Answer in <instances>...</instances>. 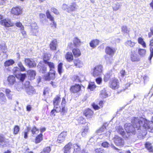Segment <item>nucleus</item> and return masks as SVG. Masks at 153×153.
<instances>
[{"label": "nucleus", "instance_id": "2f4dec72", "mask_svg": "<svg viewBox=\"0 0 153 153\" xmlns=\"http://www.w3.org/2000/svg\"><path fill=\"white\" fill-rule=\"evenodd\" d=\"M112 75V74L111 71L108 72L104 76V81L105 82L108 81L110 79Z\"/></svg>", "mask_w": 153, "mask_h": 153}, {"label": "nucleus", "instance_id": "c756f323", "mask_svg": "<svg viewBox=\"0 0 153 153\" xmlns=\"http://www.w3.org/2000/svg\"><path fill=\"white\" fill-rule=\"evenodd\" d=\"M78 122L80 124H86V126H88L89 125V123L85 122V119L82 117H79L77 120Z\"/></svg>", "mask_w": 153, "mask_h": 153}, {"label": "nucleus", "instance_id": "7c9ffc66", "mask_svg": "<svg viewBox=\"0 0 153 153\" xmlns=\"http://www.w3.org/2000/svg\"><path fill=\"white\" fill-rule=\"evenodd\" d=\"M72 52L75 57H78L81 55V52L79 49L74 48L72 50Z\"/></svg>", "mask_w": 153, "mask_h": 153}, {"label": "nucleus", "instance_id": "052dcab7", "mask_svg": "<svg viewBox=\"0 0 153 153\" xmlns=\"http://www.w3.org/2000/svg\"><path fill=\"white\" fill-rule=\"evenodd\" d=\"M152 35H153V27H151L150 28V32L149 33L148 36L150 38Z\"/></svg>", "mask_w": 153, "mask_h": 153}, {"label": "nucleus", "instance_id": "9b49d317", "mask_svg": "<svg viewBox=\"0 0 153 153\" xmlns=\"http://www.w3.org/2000/svg\"><path fill=\"white\" fill-rule=\"evenodd\" d=\"M114 143L117 146H122L124 145V142L123 139L118 136H115L113 138Z\"/></svg>", "mask_w": 153, "mask_h": 153}, {"label": "nucleus", "instance_id": "b1692460", "mask_svg": "<svg viewBox=\"0 0 153 153\" xmlns=\"http://www.w3.org/2000/svg\"><path fill=\"white\" fill-rule=\"evenodd\" d=\"M74 65L77 68H81L83 66V62L79 59H75L74 61Z\"/></svg>", "mask_w": 153, "mask_h": 153}, {"label": "nucleus", "instance_id": "5fc2aeb1", "mask_svg": "<svg viewBox=\"0 0 153 153\" xmlns=\"http://www.w3.org/2000/svg\"><path fill=\"white\" fill-rule=\"evenodd\" d=\"M119 75L122 77H124L126 75L125 71L124 70H121L120 72Z\"/></svg>", "mask_w": 153, "mask_h": 153}, {"label": "nucleus", "instance_id": "423d86ee", "mask_svg": "<svg viewBox=\"0 0 153 153\" xmlns=\"http://www.w3.org/2000/svg\"><path fill=\"white\" fill-rule=\"evenodd\" d=\"M125 130L128 135L134 134L135 133V129L133 125L129 123H126L124 125Z\"/></svg>", "mask_w": 153, "mask_h": 153}, {"label": "nucleus", "instance_id": "393cba45", "mask_svg": "<svg viewBox=\"0 0 153 153\" xmlns=\"http://www.w3.org/2000/svg\"><path fill=\"white\" fill-rule=\"evenodd\" d=\"M131 60L132 62L138 61L139 60L138 56L134 52H132L131 54Z\"/></svg>", "mask_w": 153, "mask_h": 153}, {"label": "nucleus", "instance_id": "e2e57ef3", "mask_svg": "<svg viewBox=\"0 0 153 153\" xmlns=\"http://www.w3.org/2000/svg\"><path fill=\"white\" fill-rule=\"evenodd\" d=\"M95 151L96 153H102L103 152L101 148L96 149Z\"/></svg>", "mask_w": 153, "mask_h": 153}, {"label": "nucleus", "instance_id": "f03ea898", "mask_svg": "<svg viewBox=\"0 0 153 153\" xmlns=\"http://www.w3.org/2000/svg\"><path fill=\"white\" fill-rule=\"evenodd\" d=\"M131 123L135 129L137 130H143L145 119L143 118L134 117L131 120Z\"/></svg>", "mask_w": 153, "mask_h": 153}, {"label": "nucleus", "instance_id": "ea45409f", "mask_svg": "<svg viewBox=\"0 0 153 153\" xmlns=\"http://www.w3.org/2000/svg\"><path fill=\"white\" fill-rule=\"evenodd\" d=\"M63 63L62 62L60 63L58 65V71L59 74L61 75L63 72L62 69Z\"/></svg>", "mask_w": 153, "mask_h": 153}, {"label": "nucleus", "instance_id": "cd10ccee", "mask_svg": "<svg viewBox=\"0 0 153 153\" xmlns=\"http://www.w3.org/2000/svg\"><path fill=\"white\" fill-rule=\"evenodd\" d=\"M77 8V5L75 3H73L68 7V12L75 11Z\"/></svg>", "mask_w": 153, "mask_h": 153}, {"label": "nucleus", "instance_id": "f257e3e1", "mask_svg": "<svg viewBox=\"0 0 153 153\" xmlns=\"http://www.w3.org/2000/svg\"><path fill=\"white\" fill-rule=\"evenodd\" d=\"M44 61L46 66H48L50 68L49 72L44 76L45 79L48 80L54 79L55 77V71L54 70L55 66L54 63L45 60H44Z\"/></svg>", "mask_w": 153, "mask_h": 153}, {"label": "nucleus", "instance_id": "3c124183", "mask_svg": "<svg viewBox=\"0 0 153 153\" xmlns=\"http://www.w3.org/2000/svg\"><path fill=\"white\" fill-rule=\"evenodd\" d=\"M23 85L22 83H19L18 84L16 88L18 91H21L23 89Z\"/></svg>", "mask_w": 153, "mask_h": 153}, {"label": "nucleus", "instance_id": "bf43d9fd", "mask_svg": "<svg viewBox=\"0 0 153 153\" xmlns=\"http://www.w3.org/2000/svg\"><path fill=\"white\" fill-rule=\"evenodd\" d=\"M24 27H22L21 28V33H22L23 36L24 37H25L26 36V33L25 31L24 30Z\"/></svg>", "mask_w": 153, "mask_h": 153}, {"label": "nucleus", "instance_id": "79ce46f5", "mask_svg": "<svg viewBox=\"0 0 153 153\" xmlns=\"http://www.w3.org/2000/svg\"><path fill=\"white\" fill-rule=\"evenodd\" d=\"M146 147L150 152H153V149H152L151 144L149 143L146 142L145 144Z\"/></svg>", "mask_w": 153, "mask_h": 153}, {"label": "nucleus", "instance_id": "f704fd0d", "mask_svg": "<svg viewBox=\"0 0 153 153\" xmlns=\"http://www.w3.org/2000/svg\"><path fill=\"white\" fill-rule=\"evenodd\" d=\"M14 63L15 61L13 60L10 59L5 61L4 63V65L5 67H7L12 65Z\"/></svg>", "mask_w": 153, "mask_h": 153}, {"label": "nucleus", "instance_id": "7ed1b4c3", "mask_svg": "<svg viewBox=\"0 0 153 153\" xmlns=\"http://www.w3.org/2000/svg\"><path fill=\"white\" fill-rule=\"evenodd\" d=\"M61 98L59 97H57L54 99L53 101V104L54 108H56L57 112H60L62 115H64L66 112V109L63 106L62 108L59 106V104L60 103Z\"/></svg>", "mask_w": 153, "mask_h": 153}, {"label": "nucleus", "instance_id": "a211bd4d", "mask_svg": "<svg viewBox=\"0 0 153 153\" xmlns=\"http://www.w3.org/2000/svg\"><path fill=\"white\" fill-rule=\"evenodd\" d=\"M116 50L114 48L107 47L105 49L106 53L112 56L115 53Z\"/></svg>", "mask_w": 153, "mask_h": 153}, {"label": "nucleus", "instance_id": "864d4df0", "mask_svg": "<svg viewBox=\"0 0 153 153\" xmlns=\"http://www.w3.org/2000/svg\"><path fill=\"white\" fill-rule=\"evenodd\" d=\"M115 6H114L113 7L114 10L116 11L118 10L120 7V5L118 3L115 4Z\"/></svg>", "mask_w": 153, "mask_h": 153}, {"label": "nucleus", "instance_id": "f8f14e48", "mask_svg": "<svg viewBox=\"0 0 153 153\" xmlns=\"http://www.w3.org/2000/svg\"><path fill=\"white\" fill-rule=\"evenodd\" d=\"M24 62L25 65L30 68L34 67L36 65L35 62L32 59L25 58Z\"/></svg>", "mask_w": 153, "mask_h": 153}, {"label": "nucleus", "instance_id": "72a5a7b5", "mask_svg": "<svg viewBox=\"0 0 153 153\" xmlns=\"http://www.w3.org/2000/svg\"><path fill=\"white\" fill-rule=\"evenodd\" d=\"M150 55L149 57V60H150L153 56V38L150 41Z\"/></svg>", "mask_w": 153, "mask_h": 153}, {"label": "nucleus", "instance_id": "c9c22d12", "mask_svg": "<svg viewBox=\"0 0 153 153\" xmlns=\"http://www.w3.org/2000/svg\"><path fill=\"white\" fill-rule=\"evenodd\" d=\"M65 58L68 61H72L73 59V56L71 52H68L65 55Z\"/></svg>", "mask_w": 153, "mask_h": 153}, {"label": "nucleus", "instance_id": "20e7f679", "mask_svg": "<svg viewBox=\"0 0 153 153\" xmlns=\"http://www.w3.org/2000/svg\"><path fill=\"white\" fill-rule=\"evenodd\" d=\"M13 71L14 75L16 78L19 79L22 82L24 81L26 76V74H21L20 72L21 71L18 67H14L13 69Z\"/></svg>", "mask_w": 153, "mask_h": 153}, {"label": "nucleus", "instance_id": "a19ab883", "mask_svg": "<svg viewBox=\"0 0 153 153\" xmlns=\"http://www.w3.org/2000/svg\"><path fill=\"white\" fill-rule=\"evenodd\" d=\"M42 134H40L36 137L35 139V143H39L43 140Z\"/></svg>", "mask_w": 153, "mask_h": 153}, {"label": "nucleus", "instance_id": "a878e982", "mask_svg": "<svg viewBox=\"0 0 153 153\" xmlns=\"http://www.w3.org/2000/svg\"><path fill=\"white\" fill-rule=\"evenodd\" d=\"M7 100L4 94L2 92H0V103L3 104Z\"/></svg>", "mask_w": 153, "mask_h": 153}, {"label": "nucleus", "instance_id": "6ab92c4d", "mask_svg": "<svg viewBox=\"0 0 153 153\" xmlns=\"http://www.w3.org/2000/svg\"><path fill=\"white\" fill-rule=\"evenodd\" d=\"M57 46V41L56 39L52 40L50 44V48L52 50H56Z\"/></svg>", "mask_w": 153, "mask_h": 153}, {"label": "nucleus", "instance_id": "8fccbe9b", "mask_svg": "<svg viewBox=\"0 0 153 153\" xmlns=\"http://www.w3.org/2000/svg\"><path fill=\"white\" fill-rule=\"evenodd\" d=\"M20 130V128L18 126H16L14 128L13 133L15 134H18Z\"/></svg>", "mask_w": 153, "mask_h": 153}, {"label": "nucleus", "instance_id": "c03bdc74", "mask_svg": "<svg viewBox=\"0 0 153 153\" xmlns=\"http://www.w3.org/2000/svg\"><path fill=\"white\" fill-rule=\"evenodd\" d=\"M122 31L124 33H128L130 31V29L126 26H123L121 27Z\"/></svg>", "mask_w": 153, "mask_h": 153}, {"label": "nucleus", "instance_id": "5701e85b", "mask_svg": "<svg viewBox=\"0 0 153 153\" xmlns=\"http://www.w3.org/2000/svg\"><path fill=\"white\" fill-rule=\"evenodd\" d=\"M72 146V144L71 143H69L66 145L64 147V153H70V150Z\"/></svg>", "mask_w": 153, "mask_h": 153}, {"label": "nucleus", "instance_id": "dca6fc26", "mask_svg": "<svg viewBox=\"0 0 153 153\" xmlns=\"http://www.w3.org/2000/svg\"><path fill=\"white\" fill-rule=\"evenodd\" d=\"M84 114L87 119H90L92 118L93 114V112L91 109H88L84 111Z\"/></svg>", "mask_w": 153, "mask_h": 153}, {"label": "nucleus", "instance_id": "1a4fd4ad", "mask_svg": "<svg viewBox=\"0 0 153 153\" xmlns=\"http://www.w3.org/2000/svg\"><path fill=\"white\" fill-rule=\"evenodd\" d=\"M147 129L150 132L153 133V122L152 121H149L145 120V123L144 124V129ZM144 131H145V130Z\"/></svg>", "mask_w": 153, "mask_h": 153}, {"label": "nucleus", "instance_id": "473e14b6", "mask_svg": "<svg viewBox=\"0 0 153 153\" xmlns=\"http://www.w3.org/2000/svg\"><path fill=\"white\" fill-rule=\"evenodd\" d=\"M73 43L75 46L78 47L80 45L81 42L79 39L76 37L74 39Z\"/></svg>", "mask_w": 153, "mask_h": 153}, {"label": "nucleus", "instance_id": "680f3d73", "mask_svg": "<svg viewBox=\"0 0 153 153\" xmlns=\"http://www.w3.org/2000/svg\"><path fill=\"white\" fill-rule=\"evenodd\" d=\"M51 11L55 14H58V12L57 10L54 8H51Z\"/></svg>", "mask_w": 153, "mask_h": 153}, {"label": "nucleus", "instance_id": "09e8293b", "mask_svg": "<svg viewBox=\"0 0 153 153\" xmlns=\"http://www.w3.org/2000/svg\"><path fill=\"white\" fill-rule=\"evenodd\" d=\"M31 131L33 134H34L39 132V129L37 128L35 126H34L32 128Z\"/></svg>", "mask_w": 153, "mask_h": 153}, {"label": "nucleus", "instance_id": "338daca9", "mask_svg": "<svg viewBox=\"0 0 153 153\" xmlns=\"http://www.w3.org/2000/svg\"><path fill=\"white\" fill-rule=\"evenodd\" d=\"M16 26L19 27H20V29L22 27H24L22 25V24L21 23L19 22H17L16 24Z\"/></svg>", "mask_w": 153, "mask_h": 153}, {"label": "nucleus", "instance_id": "39448f33", "mask_svg": "<svg viewBox=\"0 0 153 153\" xmlns=\"http://www.w3.org/2000/svg\"><path fill=\"white\" fill-rule=\"evenodd\" d=\"M102 66L101 65L96 66L93 69L92 74L95 77L100 76L102 73Z\"/></svg>", "mask_w": 153, "mask_h": 153}, {"label": "nucleus", "instance_id": "0e129e2a", "mask_svg": "<svg viewBox=\"0 0 153 153\" xmlns=\"http://www.w3.org/2000/svg\"><path fill=\"white\" fill-rule=\"evenodd\" d=\"M102 78L100 77H99L96 79V82L98 84H100L102 82Z\"/></svg>", "mask_w": 153, "mask_h": 153}, {"label": "nucleus", "instance_id": "ddd939ff", "mask_svg": "<svg viewBox=\"0 0 153 153\" xmlns=\"http://www.w3.org/2000/svg\"><path fill=\"white\" fill-rule=\"evenodd\" d=\"M67 135V132L66 131H63L61 133L58 137L57 142L61 143L64 142Z\"/></svg>", "mask_w": 153, "mask_h": 153}, {"label": "nucleus", "instance_id": "2eb2a0df", "mask_svg": "<svg viewBox=\"0 0 153 153\" xmlns=\"http://www.w3.org/2000/svg\"><path fill=\"white\" fill-rule=\"evenodd\" d=\"M22 9L21 8L17 7L12 9L11 13L14 15H18L22 13Z\"/></svg>", "mask_w": 153, "mask_h": 153}, {"label": "nucleus", "instance_id": "de8ad7c7", "mask_svg": "<svg viewBox=\"0 0 153 153\" xmlns=\"http://www.w3.org/2000/svg\"><path fill=\"white\" fill-rule=\"evenodd\" d=\"M126 44L127 45L129 46L130 47H134V46L135 44L134 42L130 40L127 41L126 42Z\"/></svg>", "mask_w": 153, "mask_h": 153}, {"label": "nucleus", "instance_id": "37998d69", "mask_svg": "<svg viewBox=\"0 0 153 153\" xmlns=\"http://www.w3.org/2000/svg\"><path fill=\"white\" fill-rule=\"evenodd\" d=\"M138 42L139 44L141 45L143 47H146V43L142 38L139 37L138 39Z\"/></svg>", "mask_w": 153, "mask_h": 153}, {"label": "nucleus", "instance_id": "58836bf2", "mask_svg": "<svg viewBox=\"0 0 153 153\" xmlns=\"http://www.w3.org/2000/svg\"><path fill=\"white\" fill-rule=\"evenodd\" d=\"M17 65L21 71L23 72L26 71L25 68L21 62H19L17 63Z\"/></svg>", "mask_w": 153, "mask_h": 153}, {"label": "nucleus", "instance_id": "c85d7f7f", "mask_svg": "<svg viewBox=\"0 0 153 153\" xmlns=\"http://www.w3.org/2000/svg\"><path fill=\"white\" fill-rule=\"evenodd\" d=\"M99 41L97 39L92 40L90 43V45L91 47L94 48L96 47L99 43Z\"/></svg>", "mask_w": 153, "mask_h": 153}, {"label": "nucleus", "instance_id": "bb28decb", "mask_svg": "<svg viewBox=\"0 0 153 153\" xmlns=\"http://www.w3.org/2000/svg\"><path fill=\"white\" fill-rule=\"evenodd\" d=\"M108 96V94H107L105 89L103 88L100 91V97L102 98H105Z\"/></svg>", "mask_w": 153, "mask_h": 153}, {"label": "nucleus", "instance_id": "aec40b11", "mask_svg": "<svg viewBox=\"0 0 153 153\" xmlns=\"http://www.w3.org/2000/svg\"><path fill=\"white\" fill-rule=\"evenodd\" d=\"M7 81L9 85H13L16 82V78L15 76L13 75L10 76L8 77Z\"/></svg>", "mask_w": 153, "mask_h": 153}, {"label": "nucleus", "instance_id": "4c0bfd02", "mask_svg": "<svg viewBox=\"0 0 153 153\" xmlns=\"http://www.w3.org/2000/svg\"><path fill=\"white\" fill-rule=\"evenodd\" d=\"M116 130L118 133L122 135V136H124L125 134L124 129L121 126H119L117 128Z\"/></svg>", "mask_w": 153, "mask_h": 153}, {"label": "nucleus", "instance_id": "4be33fe9", "mask_svg": "<svg viewBox=\"0 0 153 153\" xmlns=\"http://www.w3.org/2000/svg\"><path fill=\"white\" fill-rule=\"evenodd\" d=\"M27 73L28 74V78L30 79L31 80L34 79L36 75L35 71L33 70H29L28 71Z\"/></svg>", "mask_w": 153, "mask_h": 153}, {"label": "nucleus", "instance_id": "6e6552de", "mask_svg": "<svg viewBox=\"0 0 153 153\" xmlns=\"http://www.w3.org/2000/svg\"><path fill=\"white\" fill-rule=\"evenodd\" d=\"M24 86L25 91L28 94L31 95L35 92L34 88L30 85L29 82H26Z\"/></svg>", "mask_w": 153, "mask_h": 153}, {"label": "nucleus", "instance_id": "6e6d98bb", "mask_svg": "<svg viewBox=\"0 0 153 153\" xmlns=\"http://www.w3.org/2000/svg\"><path fill=\"white\" fill-rule=\"evenodd\" d=\"M73 147L74 149V150H78V151H79L80 150V147L77 144H74L73 145Z\"/></svg>", "mask_w": 153, "mask_h": 153}, {"label": "nucleus", "instance_id": "e433bc0d", "mask_svg": "<svg viewBox=\"0 0 153 153\" xmlns=\"http://www.w3.org/2000/svg\"><path fill=\"white\" fill-rule=\"evenodd\" d=\"M106 124H104L101 128L97 131V133L98 134L101 135V133L103 132L106 129Z\"/></svg>", "mask_w": 153, "mask_h": 153}, {"label": "nucleus", "instance_id": "a18cd8bd", "mask_svg": "<svg viewBox=\"0 0 153 153\" xmlns=\"http://www.w3.org/2000/svg\"><path fill=\"white\" fill-rule=\"evenodd\" d=\"M146 52V50L144 49L139 48L138 50V53L141 56H144L145 55Z\"/></svg>", "mask_w": 153, "mask_h": 153}, {"label": "nucleus", "instance_id": "4468645a", "mask_svg": "<svg viewBox=\"0 0 153 153\" xmlns=\"http://www.w3.org/2000/svg\"><path fill=\"white\" fill-rule=\"evenodd\" d=\"M81 89V86L79 84H76L74 85L71 86L70 90L73 93H76Z\"/></svg>", "mask_w": 153, "mask_h": 153}, {"label": "nucleus", "instance_id": "774afa93", "mask_svg": "<svg viewBox=\"0 0 153 153\" xmlns=\"http://www.w3.org/2000/svg\"><path fill=\"white\" fill-rule=\"evenodd\" d=\"M93 108L95 110H98L100 108V107L97 105L94 104L92 105Z\"/></svg>", "mask_w": 153, "mask_h": 153}, {"label": "nucleus", "instance_id": "69168bd1", "mask_svg": "<svg viewBox=\"0 0 153 153\" xmlns=\"http://www.w3.org/2000/svg\"><path fill=\"white\" fill-rule=\"evenodd\" d=\"M88 128H87L84 129L83 132H82V135L83 136H85V134L88 132Z\"/></svg>", "mask_w": 153, "mask_h": 153}, {"label": "nucleus", "instance_id": "0eeeda50", "mask_svg": "<svg viewBox=\"0 0 153 153\" xmlns=\"http://www.w3.org/2000/svg\"><path fill=\"white\" fill-rule=\"evenodd\" d=\"M3 19V16L0 15V20H1L0 21V24L1 25L7 27L12 26L13 25V23L11 22L10 19Z\"/></svg>", "mask_w": 153, "mask_h": 153}, {"label": "nucleus", "instance_id": "49530a36", "mask_svg": "<svg viewBox=\"0 0 153 153\" xmlns=\"http://www.w3.org/2000/svg\"><path fill=\"white\" fill-rule=\"evenodd\" d=\"M96 88V86L94 82H91L89 83L88 88L91 91H93Z\"/></svg>", "mask_w": 153, "mask_h": 153}, {"label": "nucleus", "instance_id": "13d9d810", "mask_svg": "<svg viewBox=\"0 0 153 153\" xmlns=\"http://www.w3.org/2000/svg\"><path fill=\"white\" fill-rule=\"evenodd\" d=\"M47 71V68L45 66H43L42 67L41 69L40 70L41 72L42 73H44L45 72Z\"/></svg>", "mask_w": 153, "mask_h": 153}, {"label": "nucleus", "instance_id": "f3484780", "mask_svg": "<svg viewBox=\"0 0 153 153\" xmlns=\"http://www.w3.org/2000/svg\"><path fill=\"white\" fill-rule=\"evenodd\" d=\"M111 87L114 89H117L119 87L118 80L117 79H114L112 81Z\"/></svg>", "mask_w": 153, "mask_h": 153}, {"label": "nucleus", "instance_id": "412c9836", "mask_svg": "<svg viewBox=\"0 0 153 153\" xmlns=\"http://www.w3.org/2000/svg\"><path fill=\"white\" fill-rule=\"evenodd\" d=\"M46 15L47 18L49 19L53 23V24H52V25L51 26L53 27V26L55 27H56V24L54 22L53 18L51 16L48 10H47L46 11Z\"/></svg>", "mask_w": 153, "mask_h": 153}, {"label": "nucleus", "instance_id": "603ef678", "mask_svg": "<svg viewBox=\"0 0 153 153\" xmlns=\"http://www.w3.org/2000/svg\"><path fill=\"white\" fill-rule=\"evenodd\" d=\"M51 150V148L50 147H47L44 148L43 151V153H49Z\"/></svg>", "mask_w": 153, "mask_h": 153}, {"label": "nucleus", "instance_id": "9d476101", "mask_svg": "<svg viewBox=\"0 0 153 153\" xmlns=\"http://www.w3.org/2000/svg\"><path fill=\"white\" fill-rule=\"evenodd\" d=\"M31 29L30 34L34 36H36L38 32V27L35 22L31 23L30 25Z\"/></svg>", "mask_w": 153, "mask_h": 153}, {"label": "nucleus", "instance_id": "4d7b16f0", "mask_svg": "<svg viewBox=\"0 0 153 153\" xmlns=\"http://www.w3.org/2000/svg\"><path fill=\"white\" fill-rule=\"evenodd\" d=\"M102 146L104 147H108L110 145V144L107 142H104L102 143Z\"/></svg>", "mask_w": 153, "mask_h": 153}]
</instances>
